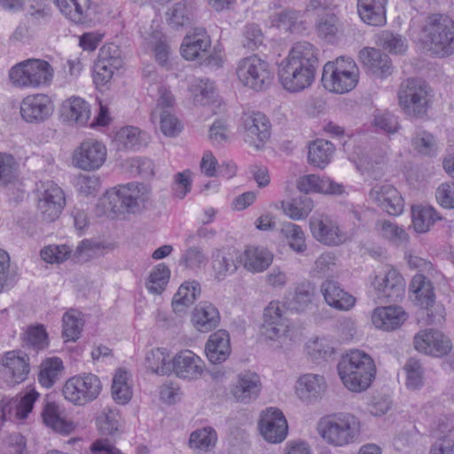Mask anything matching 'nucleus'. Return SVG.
Listing matches in <instances>:
<instances>
[{"instance_id": "774afa93", "label": "nucleus", "mask_w": 454, "mask_h": 454, "mask_svg": "<svg viewBox=\"0 0 454 454\" xmlns=\"http://www.w3.org/2000/svg\"><path fill=\"white\" fill-rule=\"evenodd\" d=\"M372 123L378 130L387 134H394L400 129L397 117L387 111L377 112L374 114Z\"/></svg>"}, {"instance_id": "b1692460", "label": "nucleus", "mask_w": 454, "mask_h": 454, "mask_svg": "<svg viewBox=\"0 0 454 454\" xmlns=\"http://www.w3.org/2000/svg\"><path fill=\"white\" fill-rule=\"evenodd\" d=\"M102 390L99 378L92 373L70 378L63 387L64 397L77 395V397H98Z\"/></svg>"}, {"instance_id": "69168bd1", "label": "nucleus", "mask_w": 454, "mask_h": 454, "mask_svg": "<svg viewBox=\"0 0 454 454\" xmlns=\"http://www.w3.org/2000/svg\"><path fill=\"white\" fill-rule=\"evenodd\" d=\"M207 258L199 247L191 246L182 254L180 258V265L186 269L196 270L205 266Z\"/></svg>"}, {"instance_id": "4d7b16f0", "label": "nucleus", "mask_w": 454, "mask_h": 454, "mask_svg": "<svg viewBox=\"0 0 454 454\" xmlns=\"http://www.w3.org/2000/svg\"><path fill=\"white\" fill-rule=\"evenodd\" d=\"M109 247L101 242L84 239L82 240L74 251V259L80 262H85L90 259L102 256L104 254L103 250Z\"/></svg>"}, {"instance_id": "4c0bfd02", "label": "nucleus", "mask_w": 454, "mask_h": 454, "mask_svg": "<svg viewBox=\"0 0 454 454\" xmlns=\"http://www.w3.org/2000/svg\"><path fill=\"white\" fill-rule=\"evenodd\" d=\"M60 12L75 24L84 23L88 19L90 0H53Z\"/></svg>"}, {"instance_id": "2eb2a0df", "label": "nucleus", "mask_w": 454, "mask_h": 454, "mask_svg": "<svg viewBox=\"0 0 454 454\" xmlns=\"http://www.w3.org/2000/svg\"><path fill=\"white\" fill-rule=\"evenodd\" d=\"M372 285L378 292L379 298L387 301H398L405 293V281L400 272L390 265H386L376 275Z\"/></svg>"}, {"instance_id": "338daca9", "label": "nucleus", "mask_w": 454, "mask_h": 454, "mask_svg": "<svg viewBox=\"0 0 454 454\" xmlns=\"http://www.w3.org/2000/svg\"><path fill=\"white\" fill-rule=\"evenodd\" d=\"M74 257V251L67 245H50L41 251V257L49 263H60Z\"/></svg>"}, {"instance_id": "ea45409f", "label": "nucleus", "mask_w": 454, "mask_h": 454, "mask_svg": "<svg viewBox=\"0 0 454 454\" xmlns=\"http://www.w3.org/2000/svg\"><path fill=\"white\" fill-rule=\"evenodd\" d=\"M440 219L441 216L431 206L416 205L411 207L412 227L418 233L427 232Z\"/></svg>"}, {"instance_id": "412c9836", "label": "nucleus", "mask_w": 454, "mask_h": 454, "mask_svg": "<svg viewBox=\"0 0 454 454\" xmlns=\"http://www.w3.org/2000/svg\"><path fill=\"white\" fill-rule=\"evenodd\" d=\"M369 199L390 215L403 213L404 203L399 192L389 184H377L369 192Z\"/></svg>"}, {"instance_id": "a211bd4d", "label": "nucleus", "mask_w": 454, "mask_h": 454, "mask_svg": "<svg viewBox=\"0 0 454 454\" xmlns=\"http://www.w3.org/2000/svg\"><path fill=\"white\" fill-rule=\"evenodd\" d=\"M258 427L263 438L270 443L282 442L288 432L287 421L283 412L272 407L262 412Z\"/></svg>"}, {"instance_id": "9d476101", "label": "nucleus", "mask_w": 454, "mask_h": 454, "mask_svg": "<svg viewBox=\"0 0 454 454\" xmlns=\"http://www.w3.org/2000/svg\"><path fill=\"white\" fill-rule=\"evenodd\" d=\"M37 210L45 222L59 218L66 204L63 190L52 181L41 183L37 188Z\"/></svg>"}, {"instance_id": "13d9d810", "label": "nucleus", "mask_w": 454, "mask_h": 454, "mask_svg": "<svg viewBox=\"0 0 454 454\" xmlns=\"http://www.w3.org/2000/svg\"><path fill=\"white\" fill-rule=\"evenodd\" d=\"M168 355L165 348H153L147 352L145 365L153 373L164 375L171 372V364L168 361Z\"/></svg>"}, {"instance_id": "c9c22d12", "label": "nucleus", "mask_w": 454, "mask_h": 454, "mask_svg": "<svg viewBox=\"0 0 454 454\" xmlns=\"http://www.w3.org/2000/svg\"><path fill=\"white\" fill-rule=\"evenodd\" d=\"M200 294V285L199 282L195 280L185 281L179 286L173 297V310L177 314L185 312L186 309L193 304Z\"/></svg>"}, {"instance_id": "9b49d317", "label": "nucleus", "mask_w": 454, "mask_h": 454, "mask_svg": "<svg viewBox=\"0 0 454 454\" xmlns=\"http://www.w3.org/2000/svg\"><path fill=\"white\" fill-rule=\"evenodd\" d=\"M317 70L284 59L278 67V78L282 86L290 92H300L311 86Z\"/></svg>"}, {"instance_id": "cd10ccee", "label": "nucleus", "mask_w": 454, "mask_h": 454, "mask_svg": "<svg viewBox=\"0 0 454 454\" xmlns=\"http://www.w3.org/2000/svg\"><path fill=\"white\" fill-rule=\"evenodd\" d=\"M240 254L234 249H217L212 254V270L215 278L223 280L236 272Z\"/></svg>"}, {"instance_id": "f3484780", "label": "nucleus", "mask_w": 454, "mask_h": 454, "mask_svg": "<svg viewBox=\"0 0 454 454\" xmlns=\"http://www.w3.org/2000/svg\"><path fill=\"white\" fill-rule=\"evenodd\" d=\"M106 154L107 150L103 143L88 139L74 151L73 161L75 167L82 170H96L104 164Z\"/></svg>"}, {"instance_id": "864d4df0", "label": "nucleus", "mask_w": 454, "mask_h": 454, "mask_svg": "<svg viewBox=\"0 0 454 454\" xmlns=\"http://www.w3.org/2000/svg\"><path fill=\"white\" fill-rule=\"evenodd\" d=\"M315 296V288L309 282L298 285L294 289V294L289 304L292 309L303 312L309 309Z\"/></svg>"}, {"instance_id": "09e8293b", "label": "nucleus", "mask_w": 454, "mask_h": 454, "mask_svg": "<svg viewBox=\"0 0 454 454\" xmlns=\"http://www.w3.org/2000/svg\"><path fill=\"white\" fill-rule=\"evenodd\" d=\"M217 434L211 427H206L193 431L190 434L189 447L194 450L208 451L215 447Z\"/></svg>"}, {"instance_id": "6ab92c4d", "label": "nucleus", "mask_w": 454, "mask_h": 454, "mask_svg": "<svg viewBox=\"0 0 454 454\" xmlns=\"http://www.w3.org/2000/svg\"><path fill=\"white\" fill-rule=\"evenodd\" d=\"M414 348L421 353L435 357L447 355L452 348L450 340L442 332L425 329L414 336Z\"/></svg>"}, {"instance_id": "c756f323", "label": "nucleus", "mask_w": 454, "mask_h": 454, "mask_svg": "<svg viewBox=\"0 0 454 454\" xmlns=\"http://www.w3.org/2000/svg\"><path fill=\"white\" fill-rule=\"evenodd\" d=\"M406 319V312L398 306L377 308L372 315V322L375 327L385 331L398 328Z\"/></svg>"}, {"instance_id": "4be33fe9", "label": "nucleus", "mask_w": 454, "mask_h": 454, "mask_svg": "<svg viewBox=\"0 0 454 454\" xmlns=\"http://www.w3.org/2000/svg\"><path fill=\"white\" fill-rule=\"evenodd\" d=\"M205 370L203 360L191 350H183L172 359L171 371L185 380L200 378Z\"/></svg>"}, {"instance_id": "f8f14e48", "label": "nucleus", "mask_w": 454, "mask_h": 454, "mask_svg": "<svg viewBox=\"0 0 454 454\" xmlns=\"http://www.w3.org/2000/svg\"><path fill=\"white\" fill-rule=\"evenodd\" d=\"M240 133L246 144L260 150L270 137V123L261 112L247 113L242 116Z\"/></svg>"}, {"instance_id": "e2e57ef3", "label": "nucleus", "mask_w": 454, "mask_h": 454, "mask_svg": "<svg viewBox=\"0 0 454 454\" xmlns=\"http://www.w3.org/2000/svg\"><path fill=\"white\" fill-rule=\"evenodd\" d=\"M308 355L315 361L326 360L331 356L334 348L330 340L325 338H315L306 344Z\"/></svg>"}, {"instance_id": "72a5a7b5", "label": "nucleus", "mask_w": 454, "mask_h": 454, "mask_svg": "<svg viewBox=\"0 0 454 454\" xmlns=\"http://www.w3.org/2000/svg\"><path fill=\"white\" fill-rule=\"evenodd\" d=\"M150 137L137 127L121 128L115 136V143L119 150H138L149 143Z\"/></svg>"}, {"instance_id": "7c9ffc66", "label": "nucleus", "mask_w": 454, "mask_h": 454, "mask_svg": "<svg viewBox=\"0 0 454 454\" xmlns=\"http://www.w3.org/2000/svg\"><path fill=\"white\" fill-rule=\"evenodd\" d=\"M297 188L307 195L309 192L325 194H341L343 186L328 177H320L317 175H307L297 181Z\"/></svg>"}, {"instance_id": "de8ad7c7", "label": "nucleus", "mask_w": 454, "mask_h": 454, "mask_svg": "<svg viewBox=\"0 0 454 454\" xmlns=\"http://www.w3.org/2000/svg\"><path fill=\"white\" fill-rule=\"evenodd\" d=\"M36 399H2L1 409L4 419H11L12 416L24 419L32 411L34 402Z\"/></svg>"}, {"instance_id": "4468645a", "label": "nucleus", "mask_w": 454, "mask_h": 454, "mask_svg": "<svg viewBox=\"0 0 454 454\" xmlns=\"http://www.w3.org/2000/svg\"><path fill=\"white\" fill-rule=\"evenodd\" d=\"M292 327L287 309L278 301H272L264 309L262 334L270 340H278L286 335Z\"/></svg>"}, {"instance_id": "052dcab7", "label": "nucleus", "mask_w": 454, "mask_h": 454, "mask_svg": "<svg viewBox=\"0 0 454 454\" xmlns=\"http://www.w3.org/2000/svg\"><path fill=\"white\" fill-rule=\"evenodd\" d=\"M413 149L419 154L434 156L436 154L437 146L434 137L427 131H417L411 139Z\"/></svg>"}, {"instance_id": "e433bc0d", "label": "nucleus", "mask_w": 454, "mask_h": 454, "mask_svg": "<svg viewBox=\"0 0 454 454\" xmlns=\"http://www.w3.org/2000/svg\"><path fill=\"white\" fill-rule=\"evenodd\" d=\"M286 59L315 70L318 67V50L306 41L294 43Z\"/></svg>"}, {"instance_id": "5701e85b", "label": "nucleus", "mask_w": 454, "mask_h": 454, "mask_svg": "<svg viewBox=\"0 0 454 454\" xmlns=\"http://www.w3.org/2000/svg\"><path fill=\"white\" fill-rule=\"evenodd\" d=\"M211 45V40L203 27L192 28L184 38L180 47L182 56L187 60L204 57Z\"/></svg>"}, {"instance_id": "0eeeda50", "label": "nucleus", "mask_w": 454, "mask_h": 454, "mask_svg": "<svg viewBox=\"0 0 454 454\" xmlns=\"http://www.w3.org/2000/svg\"><path fill=\"white\" fill-rule=\"evenodd\" d=\"M236 74L245 87L256 91L266 90L273 79L269 63L256 55L242 59L237 66Z\"/></svg>"}, {"instance_id": "1a4fd4ad", "label": "nucleus", "mask_w": 454, "mask_h": 454, "mask_svg": "<svg viewBox=\"0 0 454 454\" xmlns=\"http://www.w3.org/2000/svg\"><path fill=\"white\" fill-rule=\"evenodd\" d=\"M30 372L29 357L21 350L4 352L0 356V387H13L26 380Z\"/></svg>"}, {"instance_id": "6e6d98bb", "label": "nucleus", "mask_w": 454, "mask_h": 454, "mask_svg": "<svg viewBox=\"0 0 454 454\" xmlns=\"http://www.w3.org/2000/svg\"><path fill=\"white\" fill-rule=\"evenodd\" d=\"M63 336L67 340H76L82 330L84 321L82 313L76 309H69L62 317Z\"/></svg>"}, {"instance_id": "aec40b11", "label": "nucleus", "mask_w": 454, "mask_h": 454, "mask_svg": "<svg viewBox=\"0 0 454 454\" xmlns=\"http://www.w3.org/2000/svg\"><path fill=\"white\" fill-rule=\"evenodd\" d=\"M53 109V103L46 94L28 95L20 103V115L29 123L45 121L52 114Z\"/></svg>"}, {"instance_id": "39448f33", "label": "nucleus", "mask_w": 454, "mask_h": 454, "mask_svg": "<svg viewBox=\"0 0 454 454\" xmlns=\"http://www.w3.org/2000/svg\"><path fill=\"white\" fill-rule=\"evenodd\" d=\"M53 74L54 70L47 61L29 59L13 66L9 71V79L17 88H40L48 86Z\"/></svg>"}, {"instance_id": "49530a36", "label": "nucleus", "mask_w": 454, "mask_h": 454, "mask_svg": "<svg viewBox=\"0 0 454 454\" xmlns=\"http://www.w3.org/2000/svg\"><path fill=\"white\" fill-rule=\"evenodd\" d=\"M262 382L258 374L251 372L240 373L238 382L233 388V395L237 397H250L259 395L262 391Z\"/></svg>"}, {"instance_id": "5fc2aeb1", "label": "nucleus", "mask_w": 454, "mask_h": 454, "mask_svg": "<svg viewBox=\"0 0 454 454\" xmlns=\"http://www.w3.org/2000/svg\"><path fill=\"white\" fill-rule=\"evenodd\" d=\"M318 35L329 43H333L341 33V24L335 14L323 15L317 21Z\"/></svg>"}, {"instance_id": "680f3d73", "label": "nucleus", "mask_w": 454, "mask_h": 454, "mask_svg": "<svg viewBox=\"0 0 454 454\" xmlns=\"http://www.w3.org/2000/svg\"><path fill=\"white\" fill-rule=\"evenodd\" d=\"M112 395L115 397H132L133 391L129 373L119 368L115 371L112 382Z\"/></svg>"}, {"instance_id": "c03bdc74", "label": "nucleus", "mask_w": 454, "mask_h": 454, "mask_svg": "<svg viewBox=\"0 0 454 454\" xmlns=\"http://www.w3.org/2000/svg\"><path fill=\"white\" fill-rule=\"evenodd\" d=\"M45 425L59 434H70L74 427L71 421L61 417L59 407L54 402L48 403L42 413Z\"/></svg>"}, {"instance_id": "20e7f679", "label": "nucleus", "mask_w": 454, "mask_h": 454, "mask_svg": "<svg viewBox=\"0 0 454 454\" xmlns=\"http://www.w3.org/2000/svg\"><path fill=\"white\" fill-rule=\"evenodd\" d=\"M358 76L359 70L356 62L350 58L340 57L324 66L322 82L328 90L342 94L356 87Z\"/></svg>"}, {"instance_id": "393cba45", "label": "nucleus", "mask_w": 454, "mask_h": 454, "mask_svg": "<svg viewBox=\"0 0 454 454\" xmlns=\"http://www.w3.org/2000/svg\"><path fill=\"white\" fill-rule=\"evenodd\" d=\"M359 59L364 67L379 78L387 77L392 72L389 57L380 50L364 48L359 51Z\"/></svg>"}, {"instance_id": "f257e3e1", "label": "nucleus", "mask_w": 454, "mask_h": 454, "mask_svg": "<svg viewBox=\"0 0 454 454\" xmlns=\"http://www.w3.org/2000/svg\"><path fill=\"white\" fill-rule=\"evenodd\" d=\"M317 432L329 445L345 447L360 440L362 423L352 413L339 412L321 418Z\"/></svg>"}, {"instance_id": "a18cd8bd", "label": "nucleus", "mask_w": 454, "mask_h": 454, "mask_svg": "<svg viewBox=\"0 0 454 454\" xmlns=\"http://www.w3.org/2000/svg\"><path fill=\"white\" fill-rule=\"evenodd\" d=\"M333 153L334 146L332 143L317 139L309 145L308 160L310 164L324 168L331 161Z\"/></svg>"}, {"instance_id": "603ef678", "label": "nucleus", "mask_w": 454, "mask_h": 454, "mask_svg": "<svg viewBox=\"0 0 454 454\" xmlns=\"http://www.w3.org/2000/svg\"><path fill=\"white\" fill-rule=\"evenodd\" d=\"M96 423L102 435H114L120 432L121 427L119 411L111 408L104 410L97 417Z\"/></svg>"}, {"instance_id": "a878e982", "label": "nucleus", "mask_w": 454, "mask_h": 454, "mask_svg": "<svg viewBox=\"0 0 454 454\" xmlns=\"http://www.w3.org/2000/svg\"><path fill=\"white\" fill-rule=\"evenodd\" d=\"M191 322L197 331L208 333L219 325L220 313L211 302L201 301L193 309Z\"/></svg>"}, {"instance_id": "8fccbe9b", "label": "nucleus", "mask_w": 454, "mask_h": 454, "mask_svg": "<svg viewBox=\"0 0 454 454\" xmlns=\"http://www.w3.org/2000/svg\"><path fill=\"white\" fill-rule=\"evenodd\" d=\"M62 361L59 357H52L46 359L41 364V369L38 373L39 383L49 388L59 379L63 371Z\"/></svg>"}, {"instance_id": "2f4dec72", "label": "nucleus", "mask_w": 454, "mask_h": 454, "mask_svg": "<svg viewBox=\"0 0 454 454\" xmlns=\"http://www.w3.org/2000/svg\"><path fill=\"white\" fill-rule=\"evenodd\" d=\"M272 261V253L260 247H247L240 254V262L243 267L252 273L263 272L270 267Z\"/></svg>"}, {"instance_id": "bf43d9fd", "label": "nucleus", "mask_w": 454, "mask_h": 454, "mask_svg": "<svg viewBox=\"0 0 454 454\" xmlns=\"http://www.w3.org/2000/svg\"><path fill=\"white\" fill-rule=\"evenodd\" d=\"M170 277L169 269L164 264L160 263L153 268L149 275L146 287L153 294H160L165 289Z\"/></svg>"}, {"instance_id": "3c124183", "label": "nucleus", "mask_w": 454, "mask_h": 454, "mask_svg": "<svg viewBox=\"0 0 454 454\" xmlns=\"http://www.w3.org/2000/svg\"><path fill=\"white\" fill-rule=\"evenodd\" d=\"M281 233L287 240L289 247L297 254H304L307 250L306 237L301 227L287 222L283 223Z\"/></svg>"}, {"instance_id": "0e129e2a", "label": "nucleus", "mask_w": 454, "mask_h": 454, "mask_svg": "<svg viewBox=\"0 0 454 454\" xmlns=\"http://www.w3.org/2000/svg\"><path fill=\"white\" fill-rule=\"evenodd\" d=\"M191 90L196 104L207 105L214 97V82L210 81L208 78L197 79L192 85Z\"/></svg>"}, {"instance_id": "58836bf2", "label": "nucleus", "mask_w": 454, "mask_h": 454, "mask_svg": "<svg viewBox=\"0 0 454 454\" xmlns=\"http://www.w3.org/2000/svg\"><path fill=\"white\" fill-rule=\"evenodd\" d=\"M195 10L193 1L182 0L176 3L167 12L168 25L176 29L188 25L194 18Z\"/></svg>"}, {"instance_id": "423d86ee", "label": "nucleus", "mask_w": 454, "mask_h": 454, "mask_svg": "<svg viewBox=\"0 0 454 454\" xmlns=\"http://www.w3.org/2000/svg\"><path fill=\"white\" fill-rule=\"evenodd\" d=\"M151 189L148 185L139 183H129L119 185L108 192L106 200H109L113 211H125L135 214L145 207L149 200Z\"/></svg>"}, {"instance_id": "a19ab883", "label": "nucleus", "mask_w": 454, "mask_h": 454, "mask_svg": "<svg viewBox=\"0 0 454 454\" xmlns=\"http://www.w3.org/2000/svg\"><path fill=\"white\" fill-rule=\"evenodd\" d=\"M62 108L67 119L75 124L85 125L90 119V105L82 98H70L64 102Z\"/></svg>"}, {"instance_id": "bb28decb", "label": "nucleus", "mask_w": 454, "mask_h": 454, "mask_svg": "<svg viewBox=\"0 0 454 454\" xmlns=\"http://www.w3.org/2000/svg\"><path fill=\"white\" fill-rule=\"evenodd\" d=\"M325 302L338 310H348L354 307L356 299L345 292L334 280L327 279L320 286Z\"/></svg>"}, {"instance_id": "6e6552de", "label": "nucleus", "mask_w": 454, "mask_h": 454, "mask_svg": "<svg viewBox=\"0 0 454 454\" xmlns=\"http://www.w3.org/2000/svg\"><path fill=\"white\" fill-rule=\"evenodd\" d=\"M427 84L418 79L403 81L398 90L399 105L406 115L421 117L428 108Z\"/></svg>"}, {"instance_id": "f03ea898", "label": "nucleus", "mask_w": 454, "mask_h": 454, "mask_svg": "<svg viewBox=\"0 0 454 454\" xmlns=\"http://www.w3.org/2000/svg\"><path fill=\"white\" fill-rule=\"evenodd\" d=\"M337 368L343 385L354 393L366 390L376 373L371 356L358 349L351 350L342 356Z\"/></svg>"}, {"instance_id": "7ed1b4c3", "label": "nucleus", "mask_w": 454, "mask_h": 454, "mask_svg": "<svg viewBox=\"0 0 454 454\" xmlns=\"http://www.w3.org/2000/svg\"><path fill=\"white\" fill-rule=\"evenodd\" d=\"M420 41L432 54L444 57L454 52V22L447 15L427 16L421 27Z\"/></svg>"}, {"instance_id": "473e14b6", "label": "nucleus", "mask_w": 454, "mask_h": 454, "mask_svg": "<svg viewBox=\"0 0 454 454\" xmlns=\"http://www.w3.org/2000/svg\"><path fill=\"white\" fill-rule=\"evenodd\" d=\"M387 0H357L360 19L370 26L382 27L387 23Z\"/></svg>"}, {"instance_id": "f704fd0d", "label": "nucleus", "mask_w": 454, "mask_h": 454, "mask_svg": "<svg viewBox=\"0 0 454 454\" xmlns=\"http://www.w3.org/2000/svg\"><path fill=\"white\" fill-rule=\"evenodd\" d=\"M326 387L325 380L322 375L306 373L298 378L295 392L299 397H317L325 394Z\"/></svg>"}, {"instance_id": "79ce46f5", "label": "nucleus", "mask_w": 454, "mask_h": 454, "mask_svg": "<svg viewBox=\"0 0 454 454\" xmlns=\"http://www.w3.org/2000/svg\"><path fill=\"white\" fill-rule=\"evenodd\" d=\"M313 207V200L307 195H301L289 201H281V209L284 214L294 221L307 218Z\"/></svg>"}, {"instance_id": "dca6fc26", "label": "nucleus", "mask_w": 454, "mask_h": 454, "mask_svg": "<svg viewBox=\"0 0 454 454\" xmlns=\"http://www.w3.org/2000/svg\"><path fill=\"white\" fill-rule=\"evenodd\" d=\"M122 66L121 50L114 43H107L99 49L94 66V82L97 85L106 84L115 70Z\"/></svg>"}, {"instance_id": "ddd939ff", "label": "nucleus", "mask_w": 454, "mask_h": 454, "mask_svg": "<svg viewBox=\"0 0 454 454\" xmlns=\"http://www.w3.org/2000/svg\"><path fill=\"white\" fill-rule=\"evenodd\" d=\"M309 229L313 238L319 243L336 247L348 240V235L331 216L316 214L309 219Z\"/></svg>"}, {"instance_id": "c85d7f7f", "label": "nucleus", "mask_w": 454, "mask_h": 454, "mask_svg": "<svg viewBox=\"0 0 454 454\" xmlns=\"http://www.w3.org/2000/svg\"><path fill=\"white\" fill-rule=\"evenodd\" d=\"M231 351L230 336L225 330L212 333L205 347L208 361L215 364L223 363L229 357Z\"/></svg>"}, {"instance_id": "37998d69", "label": "nucleus", "mask_w": 454, "mask_h": 454, "mask_svg": "<svg viewBox=\"0 0 454 454\" xmlns=\"http://www.w3.org/2000/svg\"><path fill=\"white\" fill-rule=\"evenodd\" d=\"M410 290L415 294V299L421 307L428 309L434 303V287L423 274H416L412 278Z\"/></svg>"}]
</instances>
